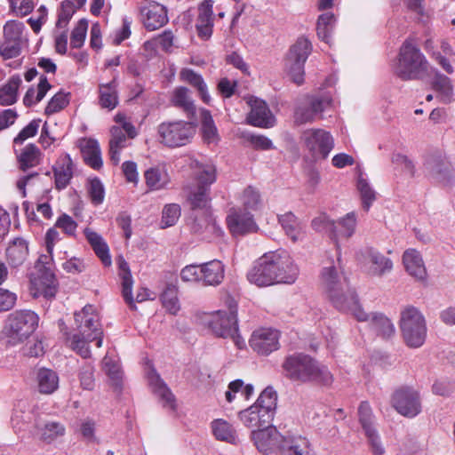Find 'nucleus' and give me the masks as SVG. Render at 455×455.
Wrapping results in <instances>:
<instances>
[{
	"instance_id": "1",
	"label": "nucleus",
	"mask_w": 455,
	"mask_h": 455,
	"mask_svg": "<svg viewBox=\"0 0 455 455\" xmlns=\"http://www.w3.org/2000/svg\"><path fill=\"white\" fill-rule=\"evenodd\" d=\"M321 283L331 302L338 310L351 313L357 321L368 319V315L359 305L355 291L349 286L347 278L338 270L336 266L323 267Z\"/></svg>"
},
{
	"instance_id": "2",
	"label": "nucleus",
	"mask_w": 455,
	"mask_h": 455,
	"mask_svg": "<svg viewBox=\"0 0 455 455\" xmlns=\"http://www.w3.org/2000/svg\"><path fill=\"white\" fill-rule=\"evenodd\" d=\"M76 327L73 334L67 333L66 341L68 347L83 358L91 356L89 343L96 340L100 347L103 342V331L100 319L92 305L84 306L81 311L74 315Z\"/></svg>"
},
{
	"instance_id": "3",
	"label": "nucleus",
	"mask_w": 455,
	"mask_h": 455,
	"mask_svg": "<svg viewBox=\"0 0 455 455\" xmlns=\"http://www.w3.org/2000/svg\"><path fill=\"white\" fill-rule=\"evenodd\" d=\"M282 368L284 377L294 382L330 385L332 381V375L326 366L303 353L286 356Z\"/></svg>"
},
{
	"instance_id": "4",
	"label": "nucleus",
	"mask_w": 455,
	"mask_h": 455,
	"mask_svg": "<svg viewBox=\"0 0 455 455\" xmlns=\"http://www.w3.org/2000/svg\"><path fill=\"white\" fill-rule=\"evenodd\" d=\"M257 449L263 455H310L308 442L301 436H283L277 430L254 435Z\"/></svg>"
},
{
	"instance_id": "5",
	"label": "nucleus",
	"mask_w": 455,
	"mask_h": 455,
	"mask_svg": "<svg viewBox=\"0 0 455 455\" xmlns=\"http://www.w3.org/2000/svg\"><path fill=\"white\" fill-rule=\"evenodd\" d=\"M196 185L191 188L188 196V203L192 211L202 210L204 212H208L211 201L210 188L216 180V168L212 164L199 163H196Z\"/></svg>"
},
{
	"instance_id": "6",
	"label": "nucleus",
	"mask_w": 455,
	"mask_h": 455,
	"mask_svg": "<svg viewBox=\"0 0 455 455\" xmlns=\"http://www.w3.org/2000/svg\"><path fill=\"white\" fill-rule=\"evenodd\" d=\"M428 63L419 49L406 40L400 48L395 74L403 80L418 79L427 72Z\"/></svg>"
},
{
	"instance_id": "7",
	"label": "nucleus",
	"mask_w": 455,
	"mask_h": 455,
	"mask_svg": "<svg viewBox=\"0 0 455 455\" xmlns=\"http://www.w3.org/2000/svg\"><path fill=\"white\" fill-rule=\"evenodd\" d=\"M400 329L405 344L412 348L420 347L427 337V323L422 313L409 306L401 312Z\"/></svg>"
},
{
	"instance_id": "8",
	"label": "nucleus",
	"mask_w": 455,
	"mask_h": 455,
	"mask_svg": "<svg viewBox=\"0 0 455 455\" xmlns=\"http://www.w3.org/2000/svg\"><path fill=\"white\" fill-rule=\"evenodd\" d=\"M196 124L194 122L175 120L165 121L157 126L160 143L168 148L187 145L196 134Z\"/></svg>"
},
{
	"instance_id": "9",
	"label": "nucleus",
	"mask_w": 455,
	"mask_h": 455,
	"mask_svg": "<svg viewBox=\"0 0 455 455\" xmlns=\"http://www.w3.org/2000/svg\"><path fill=\"white\" fill-rule=\"evenodd\" d=\"M206 324L212 333L220 338H230L238 348L245 345L238 332L236 306L230 307L229 311H217L208 316Z\"/></svg>"
},
{
	"instance_id": "10",
	"label": "nucleus",
	"mask_w": 455,
	"mask_h": 455,
	"mask_svg": "<svg viewBox=\"0 0 455 455\" xmlns=\"http://www.w3.org/2000/svg\"><path fill=\"white\" fill-rule=\"evenodd\" d=\"M312 52V44L305 36H300L290 47L287 53L285 66L291 80L301 84L304 82V66Z\"/></svg>"
},
{
	"instance_id": "11",
	"label": "nucleus",
	"mask_w": 455,
	"mask_h": 455,
	"mask_svg": "<svg viewBox=\"0 0 455 455\" xmlns=\"http://www.w3.org/2000/svg\"><path fill=\"white\" fill-rule=\"evenodd\" d=\"M267 259H270L275 283H293L299 275V267L294 263L288 251L277 250L267 253Z\"/></svg>"
},
{
	"instance_id": "12",
	"label": "nucleus",
	"mask_w": 455,
	"mask_h": 455,
	"mask_svg": "<svg viewBox=\"0 0 455 455\" xmlns=\"http://www.w3.org/2000/svg\"><path fill=\"white\" fill-rule=\"evenodd\" d=\"M424 167L427 176L435 182L450 187L455 182V170L448 159L440 153L429 155Z\"/></svg>"
},
{
	"instance_id": "13",
	"label": "nucleus",
	"mask_w": 455,
	"mask_h": 455,
	"mask_svg": "<svg viewBox=\"0 0 455 455\" xmlns=\"http://www.w3.org/2000/svg\"><path fill=\"white\" fill-rule=\"evenodd\" d=\"M43 258L47 259L46 256H41L36 263V273L33 274L31 284L35 289V296L51 299L56 295L58 283L51 267L43 262Z\"/></svg>"
},
{
	"instance_id": "14",
	"label": "nucleus",
	"mask_w": 455,
	"mask_h": 455,
	"mask_svg": "<svg viewBox=\"0 0 455 455\" xmlns=\"http://www.w3.org/2000/svg\"><path fill=\"white\" fill-rule=\"evenodd\" d=\"M38 320L37 315L33 311H15L7 320L10 337L18 340L28 338L37 327Z\"/></svg>"
},
{
	"instance_id": "15",
	"label": "nucleus",
	"mask_w": 455,
	"mask_h": 455,
	"mask_svg": "<svg viewBox=\"0 0 455 455\" xmlns=\"http://www.w3.org/2000/svg\"><path fill=\"white\" fill-rule=\"evenodd\" d=\"M392 405L398 413L413 418L421 411L419 394L411 387H402L392 395Z\"/></svg>"
},
{
	"instance_id": "16",
	"label": "nucleus",
	"mask_w": 455,
	"mask_h": 455,
	"mask_svg": "<svg viewBox=\"0 0 455 455\" xmlns=\"http://www.w3.org/2000/svg\"><path fill=\"white\" fill-rule=\"evenodd\" d=\"M306 148L314 158H326L333 148V138L322 129L307 130L302 134Z\"/></svg>"
},
{
	"instance_id": "17",
	"label": "nucleus",
	"mask_w": 455,
	"mask_h": 455,
	"mask_svg": "<svg viewBox=\"0 0 455 455\" xmlns=\"http://www.w3.org/2000/svg\"><path fill=\"white\" fill-rule=\"evenodd\" d=\"M331 103V99L328 95L306 98L295 110V123L303 124L314 121L315 116L324 111Z\"/></svg>"
},
{
	"instance_id": "18",
	"label": "nucleus",
	"mask_w": 455,
	"mask_h": 455,
	"mask_svg": "<svg viewBox=\"0 0 455 455\" xmlns=\"http://www.w3.org/2000/svg\"><path fill=\"white\" fill-rule=\"evenodd\" d=\"M279 331L270 328H261L252 332L249 340L253 351L261 355H268L279 347Z\"/></svg>"
},
{
	"instance_id": "19",
	"label": "nucleus",
	"mask_w": 455,
	"mask_h": 455,
	"mask_svg": "<svg viewBox=\"0 0 455 455\" xmlns=\"http://www.w3.org/2000/svg\"><path fill=\"white\" fill-rule=\"evenodd\" d=\"M360 424L375 455H382L385 449L381 444L379 436L373 426L371 410L367 402H362L358 408Z\"/></svg>"
},
{
	"instance_id": "20",
	"label": "nucleus",
	"mask_w": 455,
	"mask_h": 455,
	"mask_svg": "<svg viewBox=\"0 0 455 455\" xmlns=\"http://www.w3.org/2000/svg\"><path fill=\"white\" fill-rule=\"evenodd\" d=\"M227 224L233 235H244L259 229L253 216L245 210L232 211L227 217Z\"/></svg>"
},
{
	"instance_id": "21",
	"label": "nucleus",
	"mask_w": 455,
	"mask_h": 455,
	"mask_svg": "<svg viewBox=\"0 0 455 455\" xmlns=\"http://www.w3.org/2000/svg\"><path fill=\"white\" fill-rule=\"evenodd\" d=\"M239 419L245 427L258 428L251 432V439L253 440L256 447L257 443L254 438L256 434L267 431L268 432L270 429L276 430L275 427L270 426L272 420L264 419L263 412H261L260 408H259L255 403L249 408L241 411L239 412Z\"/></svg>"
},
{
	"instance_id": "22",
	"label": "nucleus",
	"mask_w": 455,
	"mask_h": 455,
	"mask_svg": "<svg viewBox=\"0 0 455 455\" xmlns=\"http://www.w3.org/2000/svg\"><path fill=\"white\" fill-rule=\"evenodd\" d=\"M212 7V0H204L198 6V16L196 28L198 36L204 40L209 39L212 34L214 24Z\"/></svg>"
},
{
	"instance_id": "23",
	"label": "nucleus",
	"mask_w": 455,
	"mask_h": 455,
	"mask_svg": "<svg viewBox=\"0 0 455 455\" xmlns=\"http://www.w3.org/2000/svg\"><path fill=\"white\" fill-rule=\"evenodd\" d=\"M274 276L270 259H267V253L259 259L253 267L247 274V278L250 283H255L258 286H268L275 284Z\"/></svg>"
},
{
	"instance_id": "24",
	"label": "nucleus",
	"mask_w": 455,
	"mask_h": 455,
	"mask_svg": "<svg viewBox=\"0 0 455 455\" xmlns=\"http://www.w3.org/2000/svg\"><path fill=\"white\" fill-rule=\"evenodd\" d=\"M251 111L248 115V123L253 126L269 127L273 125V116L267 103L258 98L249 100Z\"/></svg>"
},
{
	"instance_id": "25",
	"label": "nucleus",
	"mask_w": 455,
	"mask_h": 455,
	"mask_svg": "<svg viewBox=\"0 0 455 455\" xmlns=\"http://www.w3.org/2000/svg\"><path fill=\"white\" fill-rule=\"evenodd\" d=\"M142 22L149 31L156 30L168 22L167 10L161 4H149L140 10Z\"/></svg>"
},
{
	"instance_id": "26",
	"label": "nucleus",
	"mask_w": 455,
	"mask_h": 455,
	"mask_svg": "<svg viewBox=\"0 0 455 455\" xmlns=\"http://www.w3.org/2000/svg\"><path fill=\"white\" fill-rule=\"evenodd\" d=\"M148 379L153 392L160 398L163 406L175 410L176 403L174 395L155 369L148 371Z\"/></svg>"
},
{
	"instance_id": "27",
	"label": "nucleus",
	"mask_w": 455,
	"mask_h": 455,
	"mask_svg": "<svg viewBox=\"0 0 455 455\" xmlns=\"http://www.w3.org/2000/svg\"><path fill=\"white\" fill-rule=\"evenodd\" d=\"M80 149L87 165L94 170H100L102 167L101 150L95 139H83L80 141Z\"/></svg>"
},
{
	"instance_id": "28",
	"label": "nucleus",
	"mask_w": 455,
	"mask_h": 455,
	"mask_svg": "<svg viewBox=\"0 0 455 455\" xmlns=\"http://www.w3.org/2000/svg\"><path fill=\"white\" fill-rule=\"evenodd\" d=\"M55 188L58 190L68 187L73 177V162L68 154L60 157L57 165L53 167Z\"/></svg>"
},
{
	"instance_id": "29",
	"label": "nucleus",
	"mask_w": 455,
	"mask_h": 455,
	"mask_svg": "<svg viewBox=\"0 0 455 455\" xmlns=\"http://www.w3.org/2000/svg\"><path fill=\"white\" fill-rule=\"evenodd\" d=\"M201 281L205 285L217 286L224 279V266L220 260H212L200 265Z\"/></svg>"
},
{
	"instance_id": "30",
	"label": "nucleus",
	"mask_w": 455,
	"mask_h": 455,
	"mask_svg": "<svg viewBox=\"0 0 455 455\" xmlns=\"http://www.w3.org/2000/svg\"><path fill=\"white\" fill-rule=\"evenodd\" d=\"M403 261L409 275L419 280L426 278L427 270L419 251L414 249L405 251L403 255Z\"/></svg>"
},
{
	"instance_id": "31",
	"label": "nucleus",
	"mask_w": 455,
	"mask_h": 455,
	"mask_svg": "<svg viewBox=\"0 0 455 455\" xmlns=\"http://www.w3.org/2000/svg\"><path fill=\"white\" fill-rule=\"evenodd\" d=\"M366 254L370 264L369 273L371 275L381 276L391 271L393 263L390 259L372 248L368 249Z\"/></svg>"
},
{
	"instance_id": "32",
	"label": "nucleus",
	"mask_w": 455,
	"mask_h": 455,
	"mask_svg": "<svg viewBox=\"0 0 455 455\" xmlns=\"http://www.w3.org/2000/svg\"><path fill=\"white\" fill-rule=\"evenodd\" d=\"M28 254V246L26 240L17 237L12 240L6 248V259L12 267H19L23 264Z\"/></svg>"
},
{
	"instance_id": "33",
	"label": "nucleus",
	"mask_w": 455,
	"mask_h": 455,
	"mask_svg": "<svg viewBox=\"0 0 455 455\" xmlns=\"http://www.w3.org/2000/svg\"><path fill=\"white\" fill-rule=\"evenodd\" d=\"M276 402L277 394L272 387H266L259 395L255 404L260 408L265 420L266 419L267 420H273L276 409Z\"/></svg>"
},
{
	"instance_id": "34",
	"label": "nucleus",
	"mask_w": 455,
	"mask_h": 455,
	"mask_svg": "<svg viewBox=\"0 0 455 455\" xmlns=\"http://www.w3.org/2000/svg\"><path fill=\"white\" fill-rule=\"evenodd\" d=\"M103 370L109 379L110 385L116 392L120 393L123 389L124 372L117 360L106 355L102 360Z\"/></svg>"
},
{
	"instance_id": "35",
	"label": "nucleus",
	"mask_w": 455,
	"mask_h": 455,
	"mask_svg": "<svg viewBox=\"0 0 455 455\" xmlns=\"http://www.w3.org/2000/svg\"><path fill=\"white\" fill-rule=\"evenodd\" d=\"M38 391L41 394L51 395L59 387V376L56 371L48 368H40L36 372Z\"/></svg>"
},
{
	"instance_id": "36",
	"label": "nucleus",
	"mask_w": 455,
	"mask_h": 455,
	"mask_svg": "<svg viewBox=\"0 0 455 455\" xmlns=\"http://www.w3.org/2000/svg\"><path fill=\"white\" fill-rule=\"evenodd\" d=\"M110 133L109 156L112 164L117 165L120 162L121 150L127 147L128 138L119 126H113Z\"/></svg>"
},
{
	"instance_id": "37",
	"label": "nucleus",
	"mask_w": 455,
	"mask_h": 455,
	"mask_svg": "<svg viewBox=\"0 0 455 455\" xmlns=\"http://www.w3.org/2000/svg\"><path fill=\"white\" fill-rule=\"evenodd\" d=\"M278 220L286 235L293 242L303 238L305 233L304 226L293 213L287 212L279 216Z\"/></svg>"
},
{
	"instance_id": "38",
	"label": "nucleus",
	"mask_w": 455,
	"mask_h": 455,
	"mask_svg": "<svg viewBox=\"0 0 455 455\" xmlns=\"http://www.w3.org/2000/svg\"><path fill=\"white\" fill-rule=\"evenodd\" d=\"M212 430L216 439L236 444L239 442L235 429L228 421L218 419L212 422Z\"/></svg>"
},
{
	"instance_id": "39",
	"label": "nucleus",
	"mask_w": 455,
	"mask_h": 455,
	"mask_svg": "<svg viewBox=\"0 0 455 455\" xmlns=\"http://www.w3.org/2000/svg\"><path fill=\"white\" fill-rule=\"evenodd\" d=\"M365 314L368 315L367 321L370 322L371 328L382 338L387 339L395 333V327L391 321L380 313ZM362 322H366L363 320Z\"/></svg>"
},
{
	"instance_id": "40",
	"label": "nucleus",
	"mask_w": 455,
	"mask_h": 455,
	"mask_svg": "<svg viewBox=\"0 0 455 455\" xmlns=\"http://www.w3.org/2000/svg\"><path fill=\"white\" fill-rule=\"evenodd\" d=\"M20 169L26 172L40 164L41 151L35 144L27 145L20 155L17 156Z\"/></svg>"
},
{
	"instance_id": "41",
	"label": "nucleus",
	"mask_w": 455,
	"mask_h": 455,
	"mask_svg": "<svg viewBox=\"0 0 455 455\" xmlns=\"http://www.w3.org/2000/svg\"><path fill=\"white\" fill-rule=\"evenodd\" d=\"M19 75L12 76L0 89V105L11 106L17 101L18 90L21 84Z\"/></svg>"
},
{
	"instance_id": "42",
	"label": "nucleus",
	"mask_w": 455,
	"mask_h": 455,
	"mask_svg": "<svg viewBox=\"0 0 455 455\" xmlns=\"http://www.w3.org/2000/svg\"><path fill=\"white\" fill-rule=\"evenodd\" d=\"M100 104L101 108L108 109H113L117 106V82L116 79L108 84H100Z\"/></svg>"
},
{
	"instance_id": "43",
	"label": "nucleus",
	"mask_w": 455,
	"mask_h": 455,
	"mask_svg": "<svg viewBox=\"0 0 455 455\" xmlns=\"http://www.w3.org/2000/svg\"><path fill=\"white\" fill-rule=\"evenodd\" d=\"M432 88L438 93L441 102L447 104L452 97V86L448 76L436 71L432 81Z\"/></svg>"
},
{
	"instance_id": "44",
	"label": "nucleus",
	"mask_w": 455,
	"mask_h": 455,
	"mask_svg": "<svg viewBox=\"0 0 455 455\" xmlns=\"http://www.w3.org/2000/svg\"><path fill=\"white\" fill-rule=\"evenodd\" d=\"M122 270V295L130 309L136 310L137 307L132 297L133 280L128 264L125 261L120 263Z\"/></svg>"
},
{
	"instance_id": "45",
	"label": "nucleus",
	"mask_w": 455,
	"mask_h": 455,
	"mask_svg": "<svg viewBox=\"0 0 455 455\" xmlns=\"http://www.w3.org/2000/svg\"><path fill=\"white\" fill-rule=\"evenodd\" d=\"M147 186L153 190H159L168 184L169 179L163 167L156 166L148 169L145 173Z\"/></svg>"
},
{
	"instance_id": "46",
	"label": "nucleus",
	"mask_w": 455,
	"mask_h": 455,
	"mask_svg": "<svg viewBox=\"0 0 455 455\" xmlns=\"http://www.w3.org/2000/svg\"><path fill=\"white\" fill-rule=\"evenodd\" d=\"M180 76L183 80L197 89L199 96L204 103H210L211 97L208 93L207 85L201 75L196 73L192 69H183Z\"/></svg>"
},
{
	"instance_id": "47",
	"label": "nucleus",
	"mask_w": 455,
	"mask_h": 455,
	"mask_svg": "<svg viewBox=\"0 0 455 455\" xmlns=\"http://www.w3.org/2000/svg\"><path fill=\"white\" fill-rule=\"evenodd\" d=\"M201 131L204 140L207 143H214L219 140L217 127L209 110L201 111Z\"/></svg>"
},
{
	"instance_id": "48",
	"label": "nucleus",
	"mask_w": 455,
	"mask_h": 455,
	"mask_svg": "<svg viewBox=\"0 0 455 455\" xmlns=\"http://www.w3.org/2000/svg\"><path fill=\"white\" fill-rule=\"evenodd\" d=\"M311 225L317 232L329 233L331 238L334 240L336 247L339 248L337 225L334 220H331L325 213H322L313 219Z\"/></svg>"
},
{
	"instance_id": "49",
	"label": "nucleus",
	"mask_w": 455,
	"mask_h": 455,
	"mask_svg": "<svg viewBox=\"0 0 455 455\" xmlns=\"http://www.w3.org/2000/svg\"><path fill=\"white\" fill-rule=\"evenodd\" d=\"M26 27L22 22L17 20H9L4 26L3 38L11 43H19L22 44L28 40L24 38L23 33Z\"/></svg>"
},
{
	"instance_id": "50",
	"label": "nucleus",
	"mask_w": 455,
	"mask_h": 455,
	"mask_svg": "<svg viewBox=\"0 0 455 455\" xmlns=\"http://www.w3.org/2000/svg\"><path fill=\"white\" fill-rule=\"evenodd\" d=\"M161 301L164 307L172 315H176L180 310L178 290L174 284H167L161 294Z\"/></svg>"
},
{
	"instance_id": "51",
	"label": "nucleus",
	"mask_w": 455,
	"mask_h": 455,
	"mask_svg": "<svg viewBox=\"0 0 455 455\" xmlns=\"http://www.w3.org/2000/svg\"><path fill=\"white\" fill-rule=\"evenodd\" d=\"M36 428L41 434V439L48 443L65 434L64 426L56 421H48L43 427L36 425Z\"/></svg>"
},
{
	"instance_id": "52",
	"label": "nucleus",
	"mask_w": 455,
	"mask_h": 455,
	"mask_svg": "<svg viewBox=\"0 0 455 455\" xmlns=\"http://www.w3.org/2000/svg\"><path fill=\"white\" fill-rule=\"evenodd\" d=\"M77 3L76 8L82 7L85 3L86 0H76ZM76 12V6L74 5V3L72 0H64L60 4V10L58 14V20L56 23V26L58 28H65L70 19L72 18L73 14Z\"/></svg>"
},
{
	"instance_id": "53",
	"label": "nucleus",
	"mask_w": 455,
	"mask_h": 455,
	"mask_svg": "<svg viewBox=\"0 0 455 455\" xmlns=\"http://www.w3.org/2000/svg\"><path fill=\"white\" fill-rule=\"evenodd\" d=\"M176 107L181 108L188 115H194L196 107L189 96V91L186 87H179L175 90L172 99Z\"/></svg>"
},
{
	"instance_id": "54",
	"label": "nucleus",
	"mask_w": 455,
	"mask_h": 455,
	"mask_svg": "<svg viewBox=\"0 0 455 455\" xmlns=\"http://www.w3.org/2000/svg\"><path fill=\"white\" fill-rule=\"evenodd\" d=\"M335 222L337 225L338 238H348L354 234L356 224L355 212H349L344 218Z\"/></svg>"
},
{
	"instance_id": "55",
	"label": "nucleus",
	"mask_w": 455,
	"mask_h": 455,
	"mask_svg": "<svg viewBox=\"0 0 455 455\" xmlns=\"http://www.w3.org/2000/svg\"><path fill=\"white\" fill-rule=\"evenodd\" d=\"M180 217V207L177 204H170L164 206L162 213L161 227L166 228L176 224Z\"/></svg>"
},
{
	"instance_id": "56",
	"label": "nucleus",
	"mask_w": 455,
	"mask_h": 455,
	"mask_svg": "<svg viewBox=\"0 0 455 455\" xmlns=\"http://www.w3.org/2000/svg\"><path fill=\"white\" fill-rule=\"evenodd\" d=\"M68 97L69 93H65L61 91L56 93L48 102L44 109V114L47 116H51L62 110L69 103Z\"/></svg>"
},
{
	"instance_id": "57",
	"label": "nucleus",
	"mask_w": 455,
	"mask_h": 455,
	"mask_svg": "<svg viewBox=\"0 0 455 455\" xmlns=\"http://www.w3.org/2000/svg\"><path fill=\"white\" fill-rule=\"evenodd\" d=\"M357 188L360 192L362 202H363V208L365 211H368L375 200V192L374 190L370 187L369 183L365 179L362 177V175L359 176L357 180Z\"/></svg>"
},
{
	"instance_id": "58",
	"label": "nucleus",
	"mask_w": 455,
	"mask_h": 455,
	"mask_svg": "<svg viewBox=\"0 0 455 455\" xmlns=\"http://www.w3.org/2000/svg\"><path fill=\"white\" fill-rule=\"evenodd\" d=\"M88 28V21L81 19L71 33L70 44L73 48H80L85 40Z\"/></svg>"
},
{
	"instance_id": "59",
	"label": "nucleus",
	"mask_w": 455,
	"mask_h": 455,
	"mask_svg": "<svg viewBox=\"0 0 455 455\" xmlns=\"http://www.w3.org/2000/svg\"><path fill=\"white\" fill-rule=\"evenodd\" d=\"M79 379L81 387L86 390H92L95 386L94 367L92 364L86 363L79 371Z\"/></svg>"
},
{
	"instance_id": "60",
	"label": "nucleus",
	"mask_w": 455,
	"mask_h": 455,
	"mask_svg": "<svg viewBox=\"0 0 455 455\" xmlns=\"http://www.w3.org/2000/svg\"><path fill=\"white\" fill-rule=\"evenodd\" d=\"M88 193L93 204L99 205L103 203L105 190L100 179L94 178L90 180Z\"/></svg>"
},
{
	"instance_id": "61",
	"label": "nucleus",
	"mask_w": 455,
	"mask_h": 455,
	"mask_svg": "<svg viewBox=\"0 0 455 455\" xmlns=\"http://www.w3.org/2000/svg\"><path fill=\"white\" fill-rule=\"evenodd\" d=\"M22 44L19 43H11L3 38L0 41V56L4 60L13 59L20 55Z\"/></svg>"
},
{
	"instance_id": "62",
	"label": "nucleus",
	"mask_w": 455,
	"mask_h": 455,
	"mask_svg": "<svg viewBox=\"0 0 455 455\" xmlns=\"http://www.w3.org/2000/svg\"><path fill=\"white\" fill-rule=\"evenodd\" d=\"M40 122V119H34L26 125L14 138V144H22L27 139L36 136Z\"/></svg>"
},
{
	"instance_id": "63",
	"label": "nucleus",
	"mask_w": 455,
	"mask_h": 455,
	"mask_svg": "<svg viewBox=\"0 0 455 455\" xmlns=\"http://www.w3.org/2000/svg\"><path fill=\"white\" fill-rule=\"evenodd\" d=\"M243 204L245 209L257 210L260 204V196L257 190L248 187L243 191Z\"/></svg>"
},
{
	"instance_id": "64",
	"label": "nucleus",
	"mask_w": 455,
	"mask_h": 455,
	"mask_svg": "<svg viewBox=\"0 0 455 455\" xmlns=\"http://www.w3.org/2000/svg\"><path fill=\"white\" fill-rule=\"evenodd\" d=\"M55 227L61 228L68 235H75L77 223L69 215L63 213L58 218Z\"/></svg>"
}]
</instances>
